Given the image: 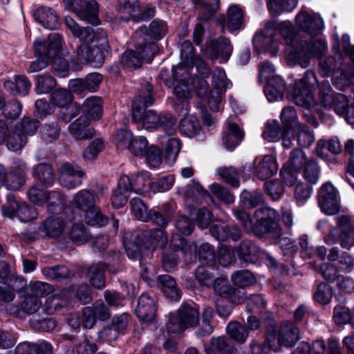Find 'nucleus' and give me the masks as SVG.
<instances>
[{
  "mask_svg": "<svg viewBox=\"0 0 354 354\" xmlns=\"http://www.w3.org/2000/svg\"><path fill=\"white\" fill-rule=\"evenodd\" d=\"M181 62L172 68V77H166V71L162 70L160 74V79L168 87L174 86L172 93L174 95L173 107L183 115H185L189 111V101L192 97L190 87L191 70L194 64L197 65L203 62L196 57L195 50L189 41H185L180 46Z\"/></svg>",
  "mask_w": 354,
  "mask_h": 354,
  "instance_id": "1",
  "label": "nucleus"
},
{
  "mask_svg": "<svg viewBox=\"0 0 354 354\" xmlns=\"http://www.w3.org/2000/svg\"><path fill=\"white\" fill-rule=\"evenodd\" d=\"M65 24L73 35L79 38L81 44L76 50L79 62L101 64L104 52L109 48L107 35L103 30L95 32L91 27L81 28L71 17L64 19Z\"/></svg>",
  "mask_w": 354,
  "mask_h": 354,
  "instance_id": "2",
  "label": "nucleus"
},
{
  "mask_svg": "<svg viewBox=\"0 0 354 354\" xmlns=\"http://www.w3.org/2000/svg\"><path fill=\"white\" fill-rule=\"evenodd\" d=\"M279 30L281 36L290 49L287 55V61L289 65H299L307 68L313 57H319L327 49L325 40L317 39L308 42L307 40L299 39L295 32L293 24L290 21H284L279 24Z\"/></svg>",
  "mask_w": 354,
  "mask_h": 354,
  "instance_id": "3",
  "label": "nucleus"
},
{
  "mask_svg": "<svg viewBox=\"0 0 354 354\" xmlns=\"http://www.w3.org/2000/svg\"><path fill=\"white\" fill-rule=\"evenodd\" d=\"M152 92V85L146 83L141 93L136 97L132 103L133 119L136 122L142 120L146 129H160L167 135L172 136L176 133V119L171 113H158L153 110H149L142 115L145 109L153 103Z\"/></svg>",
  "mask_w": 354,
  "mask_h": 354,
  "instance_id": "4",
  "label": "nucleus"
},
{
  "mask_svg": "<svg viewBox=\"0 0 354 354\" xmlns=\"http://www.w3.org/2000/svg\"><path fill=\"white\" fill-rule=\"evenodd\" d=\"M196 75L190 80L197 96L205 99L209 109L214 111L219 110V104L222 101L226 90L231 86V82L227 78L225 71L221 68H216L212 73V89L209 91V84L205 80L210 74V69L204 62L197 65Z\"/></svg>",
  "mask_w": 354,
  "mask_h": 354,
  "instance_id": "5",
  "label": "nucleus"
},
{
  "mask_svg": "<svg viewBox=\"0 0 354 354\" xmlns=\"http://www.w3.org/2000/svg\"><path fill=\"white\" fill-rule=\"evenodd\" d=\"M149 220L160 227L150 232H142L132 235L131 241L124 242L127 254L129 259H139L158 248H165L168 243V238L164 232L167 226V220L158 212L149 215Z\"/></svg>",
  "mask_w": 354,
  "mask_h": 354,
  "instance_id": "6",
  "label": "nucleus"
},
{
  "mask_svg": "<svg viewBox=\"0 0 354 354\" xmlns=\"http://www.w3.org/2000/svg\"><path fill=\"white\" fill-rule=\"evenodd\" d=\"M350 62L338 47L333 55L319 61V72L322 76L333 77L335 86L343 90L354 81V66Z\"/></svg>",
  "mask_w": 354,
  "mask_h": 354,
  "instance_id": "7",
  "label": "nucleus"
},
{
  "mask_svg": "<svg viewBox=\"0 0 354 354\" xmlns=\"http://www.w3.org/2000/svg\"><path fill=\"white\" fill-rule=\"evenodd\" d=\"M337 227H333L326 219L319 221L317 229L324 236L328 245L339 242L343 248L350 250L354 246V218L349 215H341L337 218Z\"/></svg>",
  "mask_w": 354,
  "mask_h": 354,
  "instance_id": "8",
  "label": "nucleus"
},
{
  "mask_svg": "<svg viewBox=\"0 0 354 354\" xmlns=\"http://www.w3.org/2000/svg\"><path fill=\"white\" fill-rule=\"evenodd\" d=\"M298 340V328L292 323H286L281 326L277 333L268 330L266 340L263 344L252 342L251 352L252 354H268L270 349L278 351L282 346H292Z\"/></svg>",
  "mask_w": 354,
  "mask_h": 354,
  "instance_id": "9",
  "label": "nucleus"
},
{
  "mask_svg": "<svg viewBox=\"0 0 354 354\" xmlns=\"http://www.w3.org/2000/svg\"><path fill=\"white\" fill-rule=\"evenodd\" d=\"M319 97L320 103L326 109H333L348 124L354 125V105L349 104L348 99L344 95L335 93L326 80L319 85Z\"/></svg>",
  "mask_w": 354,
  "mask_h": 354,
  "instance_id": "10",
  "label": "nucleus"
},
{
  "mask_svg": "<svg viewBox=\"0 0 354 354\" xmlns=\"http://www.w3.org/2000/svg\"><path fill=\"white\" fill-rule=\"evenodd\" d=\"M62 45V37L57 33H51L47 40L37 39L34 42L35 61L30 63L28 73H36L46 67L50 60L55 57Z\"/></svg>",
  "mask_w": 354,
  "mask_h": 354,
  "instance_id": "11",
  "label": "nucleus"
},
{
  "mask_svg": "<svg viewBox=\"0 0 354 354\" xmlns=\"http://www.w3.org/2000/svg\"><path fill=\"white\" fill-rule=\"evenodd\" d=\"M317 85L315 72L313 70L306 71L304 77L295 82L294 88L295 104L306 110L315 109L317 104L313 91Z\"/></svg>",
  "mask_w": 354,
  "mask_h": 354,
  "instance_id": "12",
  "label": "nucleus"
},
{
  "mask_svg": "<svg viewBox=\"0 0 354 354\" xmlns=\"http://www.w3.org/2000/svg\"><path fill=\"white\" fill-rule=\"evenodd\" d=\"M170 248L171 252H165L162 254V264L166 271H169L178 263V257L176 252L180 251L187 262H191L196 259V245L195 243H187L179 234L171 236Z\"/></svg>",
  "mask_w": 354,
  "mask_h": 354,
  "instance_id": "13",
  "label": "nucleus"
},
{
  "mask_svg": "<svg viewBox=\"0 0 354 354\" xmlns=\"http://www.w3.org/2000/svg\"><path fill=\"white\" fill-rule=\"evenodd\" d=\"M198 322V312L192 306L183 304L167 324V333H180Z\"/></svg>",
  "mask_w": 354,
  "mask_h": 354,
  "instance_id": "14",
  "label": "nucleus"
},
{
  "mask_svg": "<svg viewBox=\"0 0 354 354\" xmlns=\"http://www.w3.org/2000/svg\"><path fill=\"white\" fill-rule=\"evenodd\" d=\"M71 223L72 219L64 216L51 215L39 224L38 233L44 237L61 240L66 236Z\"/></svg>",
  "mask_w": 354,
  "mask_h": 354,
  "instance_id": "15",
  "label": "nucleus"
},
{
  "mask_svg": "<svg viewBox=\"0 0 354 354\" xmlns=\"http://www.w3.org/2000/svg\"><path fill=\"white\" fill-rule=\"evenodd\" d=\"M295 25L301 32L310 37L308 42L315 41L313 38L320 35L324 27L320 15L306 8H302L296 15Z\"/></svg>",
  "mask_w": 354,
  "mask_h": 354,
  "instance_id": "16",
  "label": "nucleus"
},
{
  "mask_svg": "<svg viewBox=\"0 0 354 354\" xmlns=\"http://www.w3.org/2000/svg\"><path fill=\"white\" fill-rule=\"evenodd\" d=\"M28 196L30 201L35 205L43 206L47 203L48 211L52 212L61 209L65 202V197L61 192H48L37 185H33L29 189Z\"/></svg>",
  "mask_w": 354,
  "mask_h": 354,
  "instance_id": "17",
  "label": "nucleus"
},
{
  "mask_svg": "<svg viewBox=\"0 0 354 354\" xmlns=\"http://www.w3.org/2000/svg\"><path fill=\"white\" fill-rule=\"evenodd\" d=\"M158 51V46L154 42L138 44L136 51L127 50L121 57V63L127 68H139L143 59L151 62L152 57Z\"/></svg>",
  "mask_w": 354,
  "mask_h": 354,
  "instance_id": "18",
  "label": "nucleus"
},
{
  "mask_svg": "<svg viewBox=\"0 0 354 354\" xmlns=\"http://www.w3.org/2000/svg\"><path fill=\"white\" fill-rule=\"evenodd\" d=\"M67 9L76 13L82 20L93 25L98 24L99 6L95 0H64Z\"/></svg>",
  "mask_w": 354,
  "mask_h": 354,
  "instance_id": "19",
  "label": "nucleus"
},
{
  "mask_svg": "<svg viewBox=\"0 0 354 354\" xmlns=\"http://www.w3.org/2000/svg\"><path fill=\"white\" fill-rule=\"evenodd\" d=\"M255 233L263 235L272 231L279 232L277 221L278 212L270 207H263L255 210L254 214Z\"/></svg>",
  "mask_w": 354,
  "mask_h": 354,
  "instance_id": "20",
  "label": "nucleus"
},
{
  "mask_svg": "<svg viewBox=\"0 0 354 354\" xmlns=\"http://www.w3.org/2000/svg\"><path fill=\"white\" fill-rule=\"evenodd\" d=\"M317 202L322 212L325 214L333 215L339 210L340 199L338 191L329 182L324 183L319 189Z\"/></svg>",
  "mask_w": 354,
  "mask_h": 354,
  "instance_id": "21",
  "label": "nucleus"
},
{
  "mask_svg": "<svg viewBox=\"0 0 354 354\" xmlns=\"http://www.w3.org/2000/svg\"><path fill=\"white\" fill-rule=\"evenodd\" d=\"M202 53L211 59H219L221 63L226 62L232 52L230 41L224 37L217 40H210L205 47L201 48Z\"/></svg>",
  "mask_w": 354,
  "mask_h": 354,
  "instance_id": "22",
  "label": "nucleus"
},
{
  "mask_svg": "<svg viewBox=\"0 0 354 354\" xmlns=\"http://www.w3.org/2000/svg\"><path fill=\"white\" fill-rule=\"evenodd\" d=\"M72 94L66 89H56L51 94V102L58 107L64 109L60 115V118L66 122H69L79 112L80 108L75 104H72Z\"/></svg>",
  "mask_w": 354,
  "mask_h": 354,
  "instance_id": "23",
  "label": "nucleus"
},
{
  "mask_svg": "<svg viewBox=\"0 0 354 354\" xmlns=\"http://www.w3.org/2000/svg\"><path fill=\"white\" fill-rule=\"evenodd\" d=\"M281 120L283 124L281 138L285 148L292 146L295 140V129L300 124L297 121L296 111L292 107H286L281 113Z\"/></svg>",
  "mask_w": 354,
  "mask_h": 354,
  "instance_id": "24",
  "label": "nucleus"
},
{
  "mask_svg": "<svg viewBox=\"0 0 354 354\" xmlns=\"http://www.w3.org/2000/svg\"><path fill=\"white\" fill-rule=\"evenodd\" d=\"M120 19L124 21L132 20L140 22L146 20L154 15V8L151 6H140L138 1L133 3L126 2L119 8Z\"/></svg>",
  "mask_w": 354,
  "mask_h": 354,
  "instance_id": "25",
  "label": "nucleus"
},
{
  "mask_svg": "<svg viewBox=\"0 0 354 354\" xmlns=\"http://www.w3.org/2000/svg\"><path fill=\"white\" fill-rule=\"evenodd\" d=\"M217 21L223 31L228 30L232 32L242 28L244 23V11L238 5H231L227 8L226 15L220 17Z\"/></svg>",
  "mask_w": 354,
  "mask_h": 354,
  "instance_id": "26",
  "label": "nucleus"
},
{
  "mask_svg": "<svg viewBox=\"0 0 354 354\" xmlns=\"http://www.w3.org/2000/svg\"><path fill=\"white\" fill-rule=\"evenodd\" d=\"M84 173L77 167L69 162L64 163L59 169V183L68 189L80 186Z\"/></svg>",
  "mask_w": 354,
  "mask_h": 354,
  "instance_id": "27",
  "label": "nucleus"
},
{
  "mask_svg": "<svg viewBox=\"0 0 354 354\" xmlns=\"http://www.w3.org/2000/svg\"><path fill=\"white\" fill-rule=\"evenodd\" d=\"M27 171L26 164L18 160L8 169L2 187H6L8 190H19L26 183L25 176Z\"/></svg>",
  "mask_w": 354,
  "mask_h": 354,
  "instance_id": "28",
  "label": "nucleus"
},
{
  "mask_svg": "<svg viewBox=\"0 0 354 354\" xmlns=\"http://www.w3.org/2000/svg\"><path fill=\"white\" fill-rule=\"evenodd\" d=\"M149 173L142 171L136 176L129 177L124 175L119 179V187L123 188L125 191L135 192L138 194H142L150 185Z\"/></svg>",
  "mask_w": 354,
  "mask_h": 354,
  "instance_id": "29",
  "label": "nucleus"
},
{
  "mask_svg": "<svg viewBox=\"0 0 354 354\" xmlns=\"http://www.w3.org/2000/svg\"><path fill=\"white\" fill-rule=\"evenodd\" d=\"M276 30L271 26L266 27L261 33H257L253 40L256 47L265 52H268L272 56H275L279 49V42L275 38Z\"/></svg>",
  "mask_w": 354,
  "mask_h": 354,
  "instance_id": "30",
  "label": "nucleus"
},
{
  "mask_svg": "<svg viewBox=\"0 0 354 354\" xmlns=\"http://www.w3.org/2000/svg\"><path fill=\"white\" fill-rule=\"evenodd\" d=\"M255 174L261 180H266L277 174L279 166L277 159L272 155L257 157L254 160Z\"/></svg>",
  "mask_w": 354,
  "mask_h": 354,
  "instance_id": "31",
  "label": "nucleus"
},
{
  "mask_svg": "<svg viewBox=\"0 0 354 354\" xmlns=\"http://www.w3.org/2000/svg\"><path fill=\"white\" fill-rule=\"evenodd\" d=\"M212 286L216 295L227 298L233 303L241 304L244 300V292L233 289L225 277L214 279Z\"/></svg>",
  "mask_w": 354,
  "mask_h": 354,
  "instance_id": "32",
  "label": "nucleus"
},
{
  "mask_svg": "<svg viewBox=\"0 0 354 354\" xmlns=\"http://www.w3.org/2000/svg\"><path fill=\"white\" fill-rule=\"evenodd\" d=\"M103 195V188L99 187L97 192L93 194L87 189H82L77 192L71 201V205L81 212L88 209L95 205L100 198V196Z\"/></svg>",
  "mask_w": 354,
  "mask_h": 354,
  "instance_id": "33",
  "label": "nucleus"
},
{
  "mask_svg": "<svg viewBox=\"0 0 354 354\" xmlns=\"http://www.w3.org/2000/svg\"><path fill=\"white\" fill-rule=\"evenodd\" d=\"M167 30L166 23L163 21H153L149 26V29L146 26L140 27L136 35L139 37H142L143 44L151 42L149 39L159 40L163 37Z\"/></svg>",
  "mask_w": 354,
  "mask_h": 354,
  "instance_id": "34",
  "label": "nucleus"
},
{
  "mask_svg": "<svg viewBox=\"0 0 354 354\" xmlns=\"http://www.w3.org/2000/svg\"><path fill=\"white\" fill-rule=\"evenodd\" d=\"M243 136V130L236 124L228 122L222 136L224 147L232 151L242 141Z\"/></svg>",
  "mask_w": 354,
  "mask_h": 354,
  "instance_id": "35",
  "label": "nucleus"
},
{
  "mask_svg": "<svg viewBox=\"0 0 354 354\" xmlns=\"http://www.w3.org/2000/svg\"><path fill=\"white\" fill-rule=\"evenodd\" d=\"M156 311V306L153 299L147 294L141 295L136 309L138 317L147 322H151L155 317Z\"/></svg>",
  "mask_w": 354,
  "mask_h": 354,
  "instance_id": "36",
  "label": "nucleus"
},
{
  "mask_svg": "<svg viewBox=\"0 0 354 354\" xmlns=\"http://www.w3.org/2000/svg\"><path fill=\"white\" fill-rule=\"evenodd\" d=\"M210 232L219 241H227L230 239L236 241L241 236V230L236 225L228 226L224 223L212 225Z\"/></svg>",
  "mask_w": 354,
  "mask_h": 354,
  "instance_id": "37",
  "label": "nucleus"
},
{
  "mask_svg": "<svg viewBox=\"0 0 354 354\" xmlns=\"http://www.w3.org/2000/svg\"><path fill=\"white\" fill-rule=\"evenodd\" d=\"M91 120L86 117H80L69 126L70 133L77 140H85L91 138L95 133L93 129L88 127Z\"/></svg>",
  "mask_w": 354,
  "mask_h": 354,
  "instance_id": "38",
  "label": "nucleus"
},
{
  "mask_svg": "<svg viewBox=\"0 0 354 354\" xmlns=\"http://www.w3.org/2000/svg\"><path fill=\"white\" fill-rule=\"evenodd\" d=\"M84 115L90 120H98L102 115V100L100 97L91 96L87 98L81 107Z\"/></svg>",
  "mask_w": 354,
  "mask_h": 354,
  "instance_id": "39",
  "label": "nucleus"
},
{
  "mask_svg": "<svg viewBox=\"0 0 354 354\" xmlns=\"http://www.w3.org/2000/svg\"><path fill=\"white\" fill-rule=\"evenodd\" d=\"M285 91V84L281 77H273L264 88V93L270 102L281 100Z\"/></svg>",
  "mask_w": 354,
  "mask_h": 354,
  "instance_id": "40",
  "label": "nucleus"
},
{
  "mask_svg": "<svg viewBox=\"0 0 354 354\" xmlns=\"http://www.w3.org/2000/svg\"><path fill=\"white\" fill-rule=\"evenodd\" d=\"M34 17L45 28L52 30L57 26V16L50 8L45 6L39 7L35 10Z\"/></svg>",
  "mask_w": 354,
  "mask_h": 354,
  "instance_id": "41",
  "label": "nucleus"
},
{
  "mask_svg": "<svg viewBox=\"0 0 354 354\" xmlns=\"http://www.w3.org/2000/svg\"><path fill=\"white\" fill-rule=\"evenodd\" d=\"M158 280L162 292L166 297L171 301L180 299L181 293L172 277L169 274H163L159 276Z\"/></svg>",
  "mask_w": 354,
  "mask_h": 354,
  "instance_id": "42",
  "label": "nucleus"
},
{
  "mask_svg": "<svg viewBox=\"0 0 354 354\" xmlns=\"http://www.w3.org/2000/svg\"><path fill=\"white\" fill-rule=\"evenodd\" d=\"M341 151L342 145L337 137H333L329 140H321L317 144V154L324 160L328 159V153L338 154Z\"/></svg>",
  "mask_w": 354,
  "mask_h": 354,
  "instance_id": "43",
  "label": "nucleus"
},
{
  "mask_svg": "<svg viewBox=\"0 0 354 354\" xmlns=\"http://www.w3.org/2000/svg\"><path fill=\"white\" fill-rule=\"evenodd\" d=\"M180 132L189 138H193L198 135L201 126L197 118L192 115L185 116L180 122Z\"/></svg>",
  "mask_w": 354,
  "mask_h": 354,
  "instance_id": "44",
  "label": "nucleus"
},
{
  "mask_svg": "<svg viewBox=\"0 0 354 354\" xmlns=\"http://www.w3.org/2000/svg\"><path fill=\"white\" fill-rule=\"evenodd\" d=\"M107 266L104 263H100L91 266L88 272V278L91 284L96 288H102L104 286V273Z\"/></svg>",
  "mask_w": 354,
  "mask_h": 354,
  "instance_id": "45",
  "label": "nucleus"
},
{
  "mask_svg": "<svg viewBox=\"0 0 354 354\" xmlns=\"http://www.w3.org/2000/svg\"><path fill=\"white\" fill-rule=\"evenodd\" d=\"M84 220L91 226L102 227L107 223V218L102 214L96 205L84 211Z\"/></svg>",
  "mask_w": 354,
  "mask_h": 354,
  "instance_id": "46",
  "label": "nucleus"
},
{
  "mask_svg": "<svg viewBox=\"0 0 354 354\" xmlns=\"http://www.w3.org/2000/svg\"><path fill=\"white\" fill-rule=\"evenodd\" d=\"M297 4L298 0H270L268 8L271 15H279L283 12L292 11Z\"/></svg>",
  "mask_w": 354,
  "mask_h": 354,
  "instance_id": "47",
  "label": "nucleus"
},
{
  "mask_svg": "<svg viewBox=\"0 0 354 354\" xmlns=\"http://www.w3.org/2000/svg\"><path fill=\"white\" fill-rule=\"evenodd\" d=\"M206 354H231L233 348L228 345L223 337H212L208 347L205 346Z\"/></svg>",
  "mask_w": 354,
  "mask_h": 354,
  "instance_id": "48",
  "label": "nucleus"
},
{
  "mask_svg": "<svg viewBox=\"0 0 354 354\" xmlns=\"http://www.w3.org/2000/svg\"><path fill=\"white\" fill-rule=\"evenodd\" d=\"M45 350L46 354L50 351V344L42 342L39 344L23 342L16 347V354H42Z\"/></svg>",
  "mask_w": 354,
  "mask_h": 354,
  "instance_id": "49",
  "label": "nucleus"
},
{
  "mask_svg": "<svg viewBox=\"0 0 354 354\" xmlns=\"http://www.w3.org/2000/svg\"><path fill=\"white\" fill-rule=\"evenodd\" d=\"M325 354L326 345L323 340L314 341L310 346L307 342H301L293 351L292 354ZM329 354L330 352L329 351Z\"/></svg>",
  "mask_w": 354,
  "mask_h": 354,
  "instance_id": "50",
  "label": "nucleus"
},
{
  "mask_svg": "<svg viewBox=\"0 0 354 354\" xmlns=\"http://www.w3.org/2000/svg\"><path fill=\"white\" fill-rule=\"evenodd\" d=\"M31 86V82L24 76H17L15 82L6 81L4 87L12 92L25 95Z\"/></svg>",
  "mask_w": 354,
  "mask_h": 354,
  "instance_id": "51",
  "label": "nucleus"
},
{
  "mask_svg": "<svg viewBox=\"0 0 354 354\" xmlns=\"http://www.w3.org/2000/svg\"><path fill=\"white\" fill-rule=\"evenodd\" d=\"M33 175L47 187L52 186L55 180L52 168L47 164L38 165L34 169Z\"/></svg>",
  "mask_w": 354,
  "mask_h": 354,
  "instance_id": "52",
  "label": "nucleus"
},
{
  "mask_svg": "<svg viewBox=\"0 0 354 354\" xmlns=\"http://www.w3.org/2000/svg\"><path fill=\"white\" fill-rule=\"evenodd\" d=\"M308 162L304 152L301 149H295L291 151L290 158L283 167L299 171L302 167L306 166Z\"/></svg>",
  "mask_w": 354,
  "mask_h": 354,
  "instance_id": "53",
  "label": "nucleus"
},
{
  "mask_svg": "<svg viewBox=\"0 0 354 354\" xmlns=\"http://www.w3.org/2000/svg\"><path fill=\"white\" fill-rule=\"evenodd\" d=\"M259 252V248L248 240L242 241L239 248L236 250L237 255L246 261H252L253 257L257 256Z\"/></svg>",
  "mask_w": 354,
  "mask_h": 354,
  "instance_id": "54",
  "label": "nucleus"
},
{
  "mask_svg": "<svg viewBox=\"0 0 354 354\" xmlns=\"http://www.w3.org/2000/svg\"><path fill=\"white\" fill-rule=\"evenodd\" d=\"M226 330L229 336L239 344L244 343L248 337L245 328L236 322L229 323Z\"/></svg>",
  "mask_w": 354,
  "mask_h": 354,
  "instance_id": "55",
  "label": "nucleus"
},
{
  "mask_svg": "<svg viewBox=\"0 0 354 354\" xmlns=\"http://www.w3.org/2000/svg\"><path fill=\"white\" fill-rule=\"evenodd\" d=\"M59 134L60 127L55 121L44 124L40 129L41 138L46 142H53L57 140Z\"/></svg>",
  "mask_w": 354,
  "mask_h": 354,
  "instance_id": "56",
  "label": "nucleus"
},
{
  "mask_svg": "<svg viewBox=\"0 0 354 354\" xmlns=\"http://www.w3.org/2000/svg\"><path fill=\"white\" fill-rule=\"evenodd\" d=\"M6 141L8 149L10 151H17L25 145L26 139L25 136L21 132V130L16 129L15 131L9 133Z\"/></svg>",
  "mask_w": 354,
  "mask_h": 354,
  "instance_id": "57",
  "label": "nucleus"
},
{
  "mask_svg": "<svg viewBox=\"0 0 354 354\" xmlns=\"http://www.w3.org/2000/svg\"><path fill=\"white\" fill-rule=\"evenodd\" d=\"M295 132L297 133V142L300 147H308L314 142V134L307 126L300 124L295 129Z\"/></svg>",
  "mask_w": 354,
  "mask_h": 354,
  "instance_id": "58",
  "label": "nucleus"
},
{
  "mask_svg": "<svg viewBox=\"0 0 354 354\" xmlns=\"http://www.w3.org/2000/svg\"><path fill=\"white\" fill-rule=\"evenodd\" d=\"M211 266H199L195 272V277L201 286L211 287L214 281V276L211 272Z\"/></svg>",
  "mask_w": 354,
  "mask_h": 354,
  "instance_id": "59",
  "label": "nucleus"
},
{
  "mask_svg": "<svg viewBox=\"0 0 354 354\" xmlns=\"http://www.w3.org/2000/svg\"><path fill=\"white\" fill-rule=\"evenodd\" d=\"M170 136L167 135L163 137L160 142L162 145H165L167 156L175 160L180 152L181 144L178 139Z\"/></svg>",
  "mask_w": 354,
  "mask_h": 354,
  "instance_id": "60",
  "label": "nucleus"
},
{
  "mask_svg": "<svg viewBox=\"0 0 354 354\" xmlns=\"http://www.w3.org/2000/svg\"><path fill=\"white\" fill-rule=\"evenodd\" d=\"M133 136L131 131L127 129L118 130L113 135V140L118 149H129Z\"/></svg>",
  "mask_w": 354,
  "mask_h": 354,
  "instance_id": "61",
  "label": "nucleus"
},
{
  "mask_svg": "<svg viewBox=\"0 0 354 354\" xmlns=\"http://www.w3.org/2000/svg\"><path fill=\"white\" fill-rule=\"evenodd\" d=\"M130 205L131 211L138 220L144 222L149 221L150 213L147 212V207L140 198H132Z\"/></svg>",
  "mask_w": 354,
  "mask_h": 354,
  "instance_id": "62",
  "label": "nucleus"
},
{
  "mask_svg": "<svg viewBox=\"0 0 354 354\" xmlns=\"http://www.w3.org/2000/svg\"><path fill=\"white\" fill-rule=\"evenodd\" d=\"M264 201L263 194L259 192H249L244 190L240 196V202L243 205H248L250 207H255Z\"/></svg>",
  "mask_w": 354,
  "mask_h": 354,
  "instance_id": "63",
  "label": "nucleus"
},
{
  "mask_svg": "<svg viewBox=\"0 0 354 354\" xmlns=\"http://www.w3.org/2000/svg\"><path fill=\"white\" fill-rule=\"evenodd\" d=\"M345 151L351 157L348 161L346 178L348 184L354 189V160L353 159L354 156V141L353 140H348L345 143Z\"/></svg>",
  "mask_w": 354,
  "mask_h": 354,
  "instance_id": "64",
  "label": "nucleus"
}]
</instances>
